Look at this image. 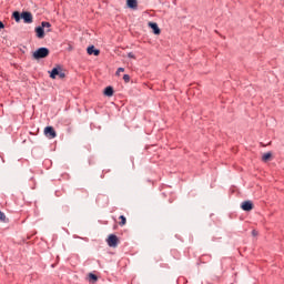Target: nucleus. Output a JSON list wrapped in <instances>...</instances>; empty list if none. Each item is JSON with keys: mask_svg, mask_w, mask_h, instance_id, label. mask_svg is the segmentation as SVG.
<instances>
[{"mask_svg": "<svg viewBox=\"0 0 284 284\" xmlns=\"http://www.w3.org/2000/svg\"><path fill=\"white\" fill-rule=\"evenodd\" d=\"M50 55V50L48 48H39L33 52V59L39 60V59H45V57Z\"/></svg>", "mask_w": 284, "mask_h": 284, "instance_id": "f257e3e1", "label": "nucleus"}, {"mask_svg": "<svg viewBox=\"0 0 284 284\" xmlns=\"http://www.w3.org/2000/svg\"><path fill=\"white\" fill-rule=\"evenodd\" d=\"M57 77L59 79H65V73L63 72V70L61 69V67H55L51 70L50 72V78L51 79H57Z\"/></svg>", "mask_w": 284, "mask_h": 284, "instance_id": "f03ea898", "label": "nucleus"}, {"mask_svg": "<svg viewBox=\"0 0 284 284\" xmlns=\"http://www.w3.org/2000/svg\"><path fill=\"white\" fill-rule=\"evenodd\" d=\"M44 135L47 139H57V131L52 126L44 128Z\"/></svg>", "mask_w": 284, "mask_h": 284, "instance_id": "7ed1b4c3", "label": "nucleus"}, {"mask_svg": "<svg viewBox=\"0 0 284 284\" xmlns=\"http://www.w3.org/2000/svg\"><path fill=\"white\" fill-rule=\"evenodd\" d=\"M106 243L109 247H116L119 245V237L114 234L109 235Z\"/></svg>", "mask_w": 284, "mask_h": 284, "instance_id": "20e7f679", "label": "nucleus"}, {"mask_svg": "<svg viewBox=\"0 0 284 284\" xmlns=\"http://www.w3.org/2000/svg\"><path fill=\"white\" fill-rule=\"evenodd\" d=\"M241 207L244 212H252V210H254V204L252 201H244L242 202Z\"/></svg>", "mask_w": 284, "mask_h": 284, "instance_id": "39448f33", "label": "nucleus"}, {"mask_svg": "<svg viewBox=\"0 0 284 284\" xmlns=\"http://www.w3.org/2000/svg\"><path fill=\"white\" fill-rule=\"evenodd\" d=\"M21 19H23L24 23H32L33 17L30 11H23L21 13Z\"/></svg>", "mask_w": 284, "mask_h": 284, "instance_id": "423d86ee", "label": "nucleus"}, {"mask_svg": "<svg viewBox=\"0 0 284 284\" xmlns=\"http://www.w3.org/2000/svg\"><path fill=\"white\" fill-rule=\"evenodd\" d=\"M149 28L152 29L155 34H161V29L156 22H149Z\"/></svg>", "mask_w": 284, "mask_h": 284, "instance_id": "0eeeda50", "label": "nucleus"}, {"mask_svg": "<svg viewBox=\"0 0 284 284\" xmlns=\"http://www.w3.org/2000/svg\"><path fill=\"white\" fill-rule=\"evenodd\" d=\"M36 34L38 39H43L45 37V30H43L41 27H37Z\"/></svg>", "mask_w": 284, "mask_h": 284, "instance_id": "6e6552de", "label": "nucleus"}, {"mask_svg": "<svg viewBox=\"0 0 284 284\" xmlns=\"http://www.w3.org/2000/svg\"><path fill=\"white\" fill-rule=\"evenodd\" d=\"M88 54L92 55L94 54V57H99V54H101V51L94 49V45H91L87 49Z\"/></svg>", "mask_w": 284, "mask_h": 284, "instance_id": "1a4fd4ad", "label": "nucleus"}, {"mask_svg": "<svg viewBox=\"0 0 284 284\" xmlns=\"http://www.w3.org/2000/svg\"><path fill=\"white\" fill-rule=\"evenodd\" d=\"M126 6L128 8H131L132 10H136L139 3L136 0H126Z\"/></svg>", "mask_w": 284, "mask_h": 284, "instance_id": "9d476101", "label": "nucleus"}, {"mask_svg": "<svg viewBox=\"0 0 284 284\" xmlns=\"http://www.w3.org/2000/svg\"><path fill=\"white\" fill-rule=\"evenodd\" d=\"M104 95L105 97H113L114 95V89L112 87H106L104 89Z\"/></svg>", "mask_w": 284, "mask_h": 284, "instance_id": "9b49d317", "label": "nucleus"}, {"mask_svg": "<svg viewBox=\"0 0 284 284\" xmlns=\"http://www.w3.org/2000/svg\"><path fill=\"white\" fill-rule=\"evenodd\" d=\"M270 159H272L271 152L264 153L262 156V161H264V163H267V161H270Z\"/></svg>", "mask_w": 284, "mask_h": 284, "instance_id": "f8f14e48", "label": "nucleus"}, {"mask_svg": "<svg viewBox=\"0 0 284 284\" xmlns=\"http://www.w3.org/2000/svg\"><path fill=\"white\" fill-rule=\"evenodd\" d=\"M89 281L90 283H97V281H99V277L93 273H89Z\"/></svg>", "mask_w": 284, "mask_h": 284, "instance_id": "ddd939ff", "label": "nucleus"}, {"mask_svg": "<svg viewBox=\"0 0 284 284\" xmlns=\"http://www.w3.org/2000/svg\"><path fill=\"white\" fill-rule=\"evenodd\" d=\"M43 30H44V28H48V30H47V32H50L51 30H50V28H52V24H50V22H45V21H43V22H41V26H40Z\"/></svg>", "mask_w": 284, "mask_h": 284, "instance_id": "4468645a", "label": "nucleus"}, {"mask_svg": "<svg viewBox=\"0 0 284 284\" xmlns=\"http://www.w3.org/2000/svg\"><path fill=\"white\" fill-rule=\"evenodd\" d=\"M13 19L17 23H19V21H21V13L19 11H14Z\"/></svg>", "mask_w": 284, "mask_h": 284, "instance_id": "2eb2a0df", "label": "nucleus"}, {"mask_svg": "<svg viewBox=\"0 0 284 284\" xmlns=\"http://www.w3.org/2000/svg\"><path fill=\"white\" fill-rule=\"evenodd\" d=\"M0 223H8V217L6 216V213L0 211Z\"/></svg>", "mask_w": 284, "mask_h": 284, "instance_id": "dca6fc26", "label": "nucleus"}, {"mask_svg": "<svg viewBox=\"0 0 284 284\" xmlns=\"http://www.w3.org/2000/svg\"><path fill=\"white\" fill-rule=\"evenodd\" d=\"M119 219H120L119 225L121 227H123V225H125V223H128V220L125 219L124 215H121Z\"/></svg>", "mask_w": 284, "mask_h": 284, "instance_id": "f3484780", "label": "nucleus"}, {"mask_svg": "<svg viewBox=\"0 0 284 284\" xmlns=\"http://www.w3.org/2000/svg\"><path fill=\"white\" fill-rule=\"evenodd\" d=\"M123 81H124L125 83H130V75L124 74V75H123Z\"/></svg>", "mask_w": 284, "mask_h": 284, "instance_id": "a211bd4d", "label": "nucleus"}, {"mask_svg": "<svg viewBox=\"0 0 284 284\" xmlns=\"http://www.w3.org/2000/svg\"><path fill=\"white\" fill-rule=\"evenodd\" d=\"M128 57H129V59H136V57L132 52L128 53Z\"/></svg>", "mask_w": 284, "mask_h": 284, "instance_id": "6ab92c4d", "label": "nucleus"}, {"mask_svg": "<svg viewBox=\"0 0 284 284\" xmlns=\"http://www.w3.org/2000/svg\"><path fill=\"white\" fill-rule=\"evenodd\" d=\"M253 236H258V232L256 230L252 231Z\"/></svg>", "mask_w": 284, "mask_h": 284, "instance_id": "aec40b11", "label": "nucleus"}, {"mask_svg": "<svg viewBox=\"0 0 284 284\" xmlns=\"http://www.w3.org/2000/svg\"><path fill=\"white\" fill-rule=\"evenodd\" d=\"M6 28V26L3 24V22L0 21V31L3 30Z\"/></svg>", "mask_w": 284, "mask_h": 284, "instance_id": "412c9836", "label": "nucleus"}, {"mask_svg": "<svg viewBox=\"0 0 284 284\" xmlns=\"http://www.w3.org/2000/svg\"><path fill=\"white\" fill-rule=\"evenodd\" d=\"M118 72H125V69L124 68H119Z\"/></svg>", "mask_w": 284, "mask_h": 284, "instance_id": "4be33fe9", "label": "nucleus"}, {"mask_svg": "<svg viewBox=\"0 0 284 284\" xmlns=\"http://www.w3.org/2000/svg\"><path fill=\"white\" fill-rule=\"evenodd\" d=\"M120 73H121V72L116 71V75H118V77H119Z\"/></svg>", "mask_w": 284, "mask_h": 284, "instance_id": "5701e85b", "label": "nucleus"}]
</instances>
